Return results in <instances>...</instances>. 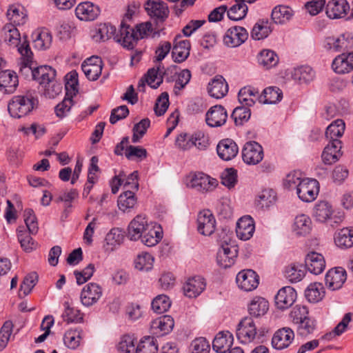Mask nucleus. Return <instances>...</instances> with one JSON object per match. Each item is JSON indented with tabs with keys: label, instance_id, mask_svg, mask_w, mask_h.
Returning <instances> with one entry per match:
<instances>
[{
	"label": "nucleus",
	"instance_id": "nucleus-20",
	"mask_svg": "<svg viewBox=\"0 0 353 353\" xmlns=\"http://www.w3.org/2000/svg\"><path fill=\"white\" fill-rule=\"evenodd\" d=\"M294 337V332L289 327H283L277 330L272 339V345L274 349L283 350L288 347Z\"/></svg>",
	"mask_w": 353,
	"mask_h": 353
},
{
	"label": "nucleus",
	"instance_id": "nucleus-53",
	"mask_svg": "<svg viewBox=\"0 0 353 353\" xmlns=\"http://www.w3.org/2000/svg\"><path fill=\"white\" fill-rule=\"evenodd\" d=\"M158 347L154 337L148 336L141 340L136 348V353H157Z\"/></svg>",
	"mask_w": 353,
	"mask_h": 353
},
{
	"label": "nucleus",
	"instance_id": "nucleus-44",
	"mask_svg": "<svg viewBox=\"0 0 353 353\" xmlns=\"http://www.w3.org/2000/svg\"><path fill=\"white\" fill-rule=\"evenodd\" d=\"M269 308V303L262 297H256L250 303L248 311L251 316L258 317L264 315Z\"/></svg>",
	"mask_w": 353,
	"mask_h": 353
},
{
	"label": "nucleus",
	"instance_id": "nucleus-31",
	"mask_svg": "<svg viewBox=\"0 0 353 353\" xmlns=\"http://www.w3.org/2000/svg\"><path fill=\"white\" fill-rule=\"evenodd\" d=\"M190 43L188 40H181L177 41L174 39L172 48V56L176 63H181L186 60L190 54Z\"/></svg>",
	"mask_w": 353,
	"mask_h": 353
},
{
	"label": "nucleus",
	"instance_id": "nucleus-34",
	"mask_svg": "<svg viewBox=\"0 0 353 353\" xmlns=\"http://www.w3.org/2000/svg\"><path fill=\"white\" fill-rule=\"evenodd\" d=\"M294 15L293 10L286 6H277L271 13L272 20L276 24H284L288 22Z\"/></svg>",
	"mask_w": 353,
	"mask_h": 353
},
{
	"label": "nucleus",
	"instance_id": "nucleus-42",
	"mask_svg": "<svg viewBox=\"0 0 353 353\" xmlns=\"http://www.w3.org/2000/svg\"><path fill=\"white\" fill-rule=\"evenodd\" d=\"M285 276L292 283L302 280L305 274V267L299 263H292L285 269Z\"/></svg>",
	"mask_w": 353,
	"mask_h": 353
},
{
	"label": "nucleus",
	"instance_id": "nucleus-63",
	"mask_svg": "<svg viewBox=\"0 0 353 353\" xmlns=\"http://www.w3.org/2000/svg\"><path fill=\"white\" fill-rule=\"evenodd\" d=\"M297 326V334L302 336H306L310 334H312L316 328L315 320L308 317L296 323Z\"/></svg>",
	"mask_w": 353,
	"mask_h": 353
},
{
	"label": "nucleus",
	"instance_id": "nucleus-23",
	"mask_svg": "<svg viewBox=\"0 0 353 353\" xmlns=\"http://www.w3.org/2000/svg\"><path fill=\"white\" fill-rule=\"evenodd\" d=\"M205 279L196 276L190 278L183 285L184 294L189 298L198 296L205 288Z\"/></svg>",
	"mask_w": 353,
	"mask_h": 353
},
{
	"label": "nucleus",
	"instance_id": "nucleus-57",
	"mask_svg": "<svg viewBox=\"0 0 353 353\" xmlns=\"http://www.w3.org/2000/svg\"><path fill=\"white\" fill-rule=\"evenodd\" d=\"M154 258L148 252L139 254L134 261L136 269L148 271L152 268Z\"/></svg>",
	"mask_w": 353,
	"mask_h": 353
},
{
	"label": "nucleus",
	"instance_id": "nucleus-62",
	"mask_svg": "<svg viewBox=\"0 0 353 353\" xmlns=\"http://www.w3.org/2000/svg\"><path fill=\"white\" fill-rule=\"evenodd\" d=\"M124 236L122 231L118 228H112L106 235L105 241L108 245H111V250H113L117 245H119L123 240Z\"/></svg>",
	"mask_w": 353,
	"mask_h": 353
},
{
	"label": "nucleus",
	"instance_id": "nucleus-19",
	"mask_svg": "<svg viewBox=\"0 0 353 353\" xmlns=\"http://www.w3.org/2000/svg\"><path fill=\"white\" fill-rule=\"evenodd\" d=\"M219 157L224 161L234 159L239 152L237 144L231 139H225L219 141L216 146Z\"/></svg>",
	"mask_w": 353,
	"mask_h": 353
},
{
	"label": "nucleus",
	"instance_id": "nucleus-14",
	"mask_svg": "<svg viewBox=\"0 0 353 353\" xmlns=\"http://www.w3.org/2000/svg\"><path fill=\"white\" fill-rule=\"evenodd\" d=\"M102 296L101 287L95 283H90L84 286L81 293V301L86 307L95 304Z\"/></svg>",
	"mask_w": 353,
	"mask_h": 353
},
{
	"label": "nucleus",
	"instance_id": "nucleus-15",
	"mask_svg": "<svg viewBox=\"0 0 353 353\" xmlns=\"http://www.w3.org/2000/svg\"><path fill=\"white\" fill-rule=\"evenodd\" d=\"M103 62L99 57H92L85 59L81 69L85 77L90 81L97 80L101 74Z\"/></svg>",
	"mask_w": 353,
	"mask_h": 353
},
{
	"label": "nucleus",
	"instance_id": "nucleus-2",
	"mask_svg": "<svg viewBox=\"0 0 353 353\" xmlns=\"http://www.w3.org/2000/svg\"><path fill=\"white\" fill-rule=\"evenodd\" d=\"M152 32V25L148 22L136 26V28L125 25L123 23L120 28L119 42L122 43L124 48L133 49L139 39H143Z\"/></svg>",
	"mask_w": 353,
	"mask_h": 353
},
{
	"label": "nucleus",
	"instance_id": "nucleus-52",
	"mask_svg": "<svg viewBox=\"0 0 353 353\" xmlns=\"http://www.w3.org/2000/svg\"><path fill=\"white\" fill-rule=\"evenodd\" d=\"M249 108L250 107L241 105L234 109L231 117L236 125H241L249 120L251 116V112Z\"/></svg>",
	"mask_w": 353,
	"mask_h": 353
},
{
	"label": "nucleus",
	"instance_id": "nucleus-59",
	"mask_svg": "<svg viewBox=\"0 0 353 353\" xmlns=\"http://www.w3.org/2000/svg\"><path fill=\"white\" fill-rule=\"evenodd\" d=\"M73 96L74 95L72 94H70L68 92H66V96L63 100L55 106L54 111L58 117L61 119L63 118L70 110L73 105Z\"/></svg>",
	"mask_w": 353,
	"mask_h": 353
},
{
	"label": "nucleus",
	"instance_id": "nucleus-41",
	"mask_svg": "<svg viewBox=\"0 0 353 353\" xmlns=\"http://www.w3.org/2000/svg\"><path fill=\"white\" fill-rule=\"evenodd\" d=\"M283 97L282 91L276 87H269L263 90L259 94V102L265 104H272L280 101Z\"/></svg>",
	"mask_w": 353,
	"mask_h": 353
},
{
	"label": "nucleus",
	"instance_id": "nucleus-50",
	"mask_svg": "<svg viewBox=\"0 0 353 353\" xmlns=\"http://www.w3.org/2000/svg\"><path fill=\"white\" fill-rule=\"evenodd\" d=\"M314 77L315 72L308 65L296 68L293 73V78L301 83L310 82L314 79Z\"/></svg>",
	"mask_w": 353,
	"mask_h": 353
},
{
	"label": "nucleus",
	"instance_id": "nucleus-45",
	"mask_svg": "<svg viewBox=\"0 0 353 353\" xmlns=\"http://www.w3.org/2000/svg\"><path fill=\"white\" fill-rule=\"evenodd\" d=\"M305 295L308 301L317 303L322 300L325 296L324 287L321 283H311L305 292Z\"/></svg>",
	"mask_w": 353,
	"mask_h": 353
},
{
	"label": "nucleus",
	"instance_id": "nucleus-33",
	"mask_svg": "<svg viewBox=\"0 0 353 353\" xmlns=\"http://www.w3.org/2000/svg\"><path fill=\"white\" fill-rule=\"evenodd\" d=\"M272 31L271 23L268 19H259L253 26L250 36L254 40L264 39Z\"/></svg>",
	"mask_w": 353,
	"mask_h": 353
},
{
	"label": "nucleus",
	"instance_id": "nucleus-17",
	"mask_svg": "<svg viewBox=\"0 0 353 353\" xmlns=\"http://www.w3.org/2000/svg\"><path fill=\"white\" fill-rule=\"evenodd\" d=\"M228 118L226 110L221 105L209 109L205 115L206 123L210 127H220L225 123Z\"/></svg>",
	"mask_w": 353,
	"mask_h": 353
},
{
	"label": "nucleus",
	"instance_id": "nucleus-7",
	"mask_svg": "<svg viewBox=\"0 0 353 353\" xmlns=\"http://www.w3.org/2000/svg\"><path fill=\"white\" fill-rule=\"evenodd\" d=\"M144 8L147 14L157 23L163 22L168 17V7L163 1L148 0Z\"/></svg>",
	"mask_w": 353,
	"mask_h": 353
},
{
	"label": "nucleus",
	"instance_id": "nucleus-49",
	"mask_svg": "<svg viewBox=\"0 0 353 353\" xmlns=\"http://www.w3.org/2000/svg\"><path fill=\"white\" fill-rule=\"evenodd\" d=\"M17 237L22 249L26 252H30L36 249L37 244L30 236L29 232H27L23 226L17 228Z\"/></svg>",
	"mask_w": 353,
	"mask_h": 353
},
{
	"label": "nucleus",
	"instance_id": "nucleus-64",
	"mask_svg": "<svg viewBox=\"0 0 353 353\" xmlns=\"http://www.w3.org/2000/svg\"><path fill=\"white\" fill-rule=\"evenodd\" d=\"M190 350L192 353H209L210 345L205 338L199 337L191 342Z\"/></svg>",
	"mask_w": 353,
	"mask_h": 353
},
{
	"label": "nucleus",
	"instance_id": "nucleus-54",
	"mask_svg": "<svg viewBox=\"0 0 353 353\" xmlns=\"http://www.w3.org/2000/svg\"><path fill=\"white\" fill-rule=\"evenodd\" d=\"M174 321L170 315L162 316L152 323V327L159 328L162 332L161 334L169 333L174 327Z\"/></svg>",
	"mask_w": 353,
	"mask_h": 353
},
{
	"label": "nucleus",
	"instance_id": "nucleus-27",
	"mask_svg": "<svg viewBox=\"0 0 353 353\" xmlns=\"http://www.w3.org/2000/svg\"><path fill=\"white\" fill-rule=\"evenodd\" d=\"M326 14L330 19L343 17L350 9L346 0H332L326 6Z\"/></svg>",
	"mask_w": 353,
	"mask_h": 353
},
{
	"label": "nucleus",
	"instance_id": "nucleus-3",
	"mask_svg": "<svg viewBox=\"0 0 353 353\" xmlns=\"http://www.w3.org/2000/svg\"><path fill=\"white\" fill-rule=\"evenodd\" d=\"M19 52L21 55L19 63V73L25 78L31 77L34 80V71L35 63L33 61V53L31 51L28 42L25 40L19 47Z\"/></svg>",
	"mask_w": 353,
	"mask_h": 353
},
{
	"label": "nucleus",
	"instance_id": "nucleus-40",
	"mask_svg": "<svg viewBox=\"0 0 353 353\" xmlns=\"http://www.w3.org/2000/svg\"><path fill=\"white\" fill-rule=\"evenodd\" d=\"M293 230L299 236H305L312 230V221L306 214H300L296 216L293 225Z\"/></svg>",
	"mask_w": 353,
	"mask_h": 353
},
{
	"label": "nucleus",
	"instance_id": "nucleus-51",
	"mask_svg": "<svg viewBox=\"0 0 353 353\" xmlns=\"http://www.w3.org/2000/svg\"><path fill=\"white\" fill-rule=\"evenodd\" d=\"M258 61L266 68H270L277 65L279 57L273 50H263L259 54Z\"/></svg>",
	"mask_w": 353,
	"mask_h": 353
},
{
	"label": "nucleus",
	"instance_id": "nucleus-47",
	"mask_svg": "<svg viewBox=\"0 0 353 353\" xmlns=\"http://www.w3.org/2000/svg\"><path fill=\"white\" fill-rule=\"evenodd\" d=\"M248 8L242 0H235V3L228 10L230 19L239 21L243 19L247 14Z\"/></svg>",
	"mask_w": 353,
	"mask_h": 353
},
{
	"label": "nucleus",
	"instance_id": "nucleus-30",
	"mask_svg": "<svg viewBox=\"0 0 353 353\" xmlns=\"http://www.w3.org/2000/svg\"><path fill=\"white\" fill-rule=\"evenodd\" d=\"M19 84L16 73L10 70L0 72V88H4L6 93H12Z\"/></svg>",
	"mask_w": 353,
	"mask_h": 353
},
{
	"label": "nucleus",
	"instance_id": "nucleus-13",
	"mask_svg": "<svg viewBox=\"0 0 353 353\" xmlns=\"http://www.w3.org/2000/svg\"><path fill=\"white\" fill-rule=\"evenodd\" d=\"M332 68L336 73L340 74L353 71V50L336 56L332 61Z\"/></svg>",
	"mask_w": 353,
	"mask_h": 353
},
{
	"label": "nucleus",
	"instance_id": "nucleus-48",
	"mask_svg": "<svg viewBox=\"0 0 353 353\" xmlns=\"http://www.w3.org/2000/svg\"><path fill=\"white\" fill-rule=\"evenodd\" d=\"M137 204V198L135 196V192L131 190H125L118 199L119 208L125 212L128 210L132 209Z\"/></svg>",
	"mask_w": 353,
	"mask_h": 353
},
{
	"label": "nucleus",
	"instance_id": "nucleus-60",
	"mask_svg": "<svg viewBox=\"0 0 353 353\" xmlns=\"http://www.w3.org/2000/svg\"><path fill=\"white\" fill-rule=\"evenodd\" d=\"M65 311L62 317L68 323H79L83 320V314L80 311L71 307L68 302L64 303Z\"/></svg>",
	"mask_w": 353,
	"mask_h": 353
},
{
	"label": "nucleus",
	"instance_id": "nucleus-16",
	"mask_svg": "<svg viewBox=\"0 0 353 353\" xmlns=\"http://www.w3.org/2000/svg\"><path fill=\"white\" fill-rule=\"evenodd\" d=\"M296 299V292L291 286H285L279 290L275 296L276 307L282 310L291 307Z\"/></svg>",
	"mask_w": 353,
	"mask_h": 353
},
{
	"label": "nucleus",
	"instance_id": "nucleus-10",
	"mask_svg": "<svg viewBox=\"0 0 353 353\" xmlns=\"http://www.w3.org/2000/svg\"><path fill=\"white\" fill-rule=\"evenodd\" d=\"M236 282L239 288L245 292H250L257 288L259 276L252 270H243L237 274Z\"/></svg>",
	"mask_w": 353,
	"mask_h": 353
},
{
	"label": "nucleus",
	"instance_id": "nucleus-1",
	"mask_svg": "<svg viewBox=\"0 0 353 353\" xmlns=\"http://www.w3.org/2000/svg\"><path fill=\"white\" fill-rule=\"evenodd\" d=\"M38 105L37 96L32 92H27L13 96L8 103V110L12 117L20 119L30 114Z\"/></svg>",
	"mask_w": 353,
	"mask_h": 353
},
{
	"label": "nucleus",
	"instance_id": "nucleus-4",
	"mask_svg": "<svg viewBox=\"0 0 353 353\" xmlns=\"http://www.w3.org/2000/svg\"><path fill=\"white\" fill-rule=\"evenodd\" d=\"M188 185L201 193L212 192L218 185V181L203 172H195L190 176Z\"/></svg>",
	"mask_w": 353,
	"mask_h": 353
},
{
	"label": "nucleus",
	"instance_id": "nucleus-11",
	"mask_svg": "<svg viewBox=\"0 0 353 353\" xmlns=\"http://www.w3.org/2000/svg\"><path fill=\"white\" fill-rule=\"evenodd\" d=\"M248 38V32L245 28L233 26L227 30L223 42L227 46L234 48L243 44Z\"/></svg>",
	"mask_w": 353,
	"mask_h": 353
},
{
	"label": "nucleus",
	"instance_id": "nucleus-36",
	"mask_svg": "<svg viewBox=\"0 0 353 353\" xmlns=\"http://www.w3.org/2000/svg\"><path fill=\"white\" fill-rule=\"evenodd\" d=\"M120 30L117 33V29L114 26L110 23L100 24L94 39L97 41H105L112 37L116 39L119 42L120 39Z\"/></svg>",
	"mask_w": 353,
	"mask_h": 353
},
{
	"label": "nucleus",
	"instance_id": "nucleus-29",
	"mask_svg": "<svg viewBox=\"0 0 353 353\" xmlns=\"http://www.w3.org/2000/svg\"><path fill=\"white\" fill-rule=\"evenodd\" d=\"M233 340V336L230 332H220L212 341V349L217 353H225L230 350Z\"/></svg>",
	"mask_w": 353,
	"mask_h": 353
},
{
	"label": "nucleus",
	"instance_id": "nucleus-25",
	"mask_svg": "<svg viewBox=\"0 0 353 353\" xmlns=\"http://www.w3.org/2000/svg\"><path fill=\"white\" fill-rule=\"evenodd\" d=\"M56 70L49 65H41L34 68V80L46 88L53 83L56 77Z\"/></svg>",
	"mask_w": 353,
	"mask_h": 353
},
{
	"label": "nucleus",
	"instance_id": "nucleus-8",
	"mask_svg": "<svg viewBox=\"0 0 353 353\" xmlns=\"http://www.w3.org/2000/svg\"><path fill=\"white\" fill-rule=\"evenodd\" d=\"M262 146L256 141L247 142L242 150L243 161L248 165H256L263 159Z\"/></svg>",
	"mask_w": 353,
	"mask_h": 353
},
{
	"label": "nucleus",
	"instance_id": "nucleus-28",
	"mask_svg": "<svg viewBox=\"0 0 353 353\" xmlns=\"http://www.w3.org/2000/svg\"><path fill=\"white\" fill-rule=\"evenodd\" d=\"M305 266L311 273L316 275L319 274L325 268V259L321 254L311 252L306 256Z\"/></svg>",
	"mask_w": 353,
	"mask_h": 353
},
{
	"label": "nucleus",
	"instance_id": "nucleus-61",
	"mask_svg": "<svg viewBox=\"0 0 353 353\" xmlns=\"http://www.w3.org/2000/svg\"><path fill=\"white\" fill-rule=\"evenodd\" d=\"M24 221L29 234H35L37 233L39 227L37 219L32 209H26L24 211Z\"/></svg>",
	"mask_w": 353,
	"mask_h": 353
},
{
	"label": "nucleus",
	"instance_id": "nucleus-18",
	"mask_svg": "<svg viewBox=\"0 0 353 353\" xmlns=\"http://www.w3.org/2000/svg\"><path fill=\"white\" fill-rule=\"evenodd\" d=\"M346 272L342 268L330 270L325 277L328 289L336 290L340 289L346 281Z\"/></svg>",
	"mask_w": 353,
	"mask_h": 353
},
{
	"label": "nucleus",
	"instance_id": "nucleus-22",
	"mask_svg": "<svg viewBox=\"0 0 353 353\" xmlns=\"http://www.w3.org/2000/svg\"><path fill=\"white\" fill-rule=\"evenodd\" d=\"M254 222L250 216L240 218L236 223V236L243 241L250 239L254 232Z\"/></svg>",
	"mask_w": 353,
	"mask_h": 353
},
{
	"label": "nucleus",
	"instance_id": "nucleus-5",
	"mask_svg": "<svg viewBox=\"0 0 353 353\" xmlns=\"http://www.w3.org/2000/svg\"><path fill=\"white\" fill-rule=\"evenodd\" d=\"M258 334L256 326L251 317H245L238 325L236 336L242 343L253 341Z\"/></svg>",
	"mask_w": 353,
	"mask_h": 353
},
{
	"label": "nucleus",
	"instance_id": "nucleus-56",
	"mask_svg": "<svg viewBox=\"0 0 353 353\" xmlns=\"http://www.w3.org/2000/svg\"><path fill=\"white\" fill-rule=\"evenodd\" d=\"M151 305L155 312L161 314L168 311L170 307L171 301L168 296L160 294L153 299Z\"/></svg>",
	"mask_w": 353,
	"mask_h": 353
},
{
	"label": "nucleus",
	"instance_id": "nucleus-26",
	"mask_svg": "<svg viewBox=\"0 0 353 353\" xmlns=\"http://www.w3.org/2000/svg\"><path fill=\"white\" fill-rule=\"evenodd\" d=\"M208 92L209 94L215 99H221L228 92V85L222 76H216L208 83Z\"/></svg>",
	"mask_w": 353,
	"mask_h": 353
},
{
	"label": "nucleus",
	"instance_id": "nucleus-39",
	"mask_svg": "<svg viewBox=\"0 0 353 353\" xmlns=\"http://www.w3.org/2000/svg\"><path fill=\"white\" fill-rule=\"evenodd\" d=\"M6 15L8 19L10 21V23H12L15 26L24 24L27 19L24 8L19 5L10 6Z\"/></svg>",
	"mask_w": 353,
	"mask_h": 353
},
{
	"label": "nucleus",
	"instance_id": "nucleus-38",
	"mask_svg": "<svg viewBox=\"0 0 353 353\" xmlns=\"http://www.w3.org/2000/svg\"><path fill=\"white\" fill-rule=\"evenodd\" d=\"M335 244L343 249L353 246V228H344L338 231L334 236Z\"/></svg>",
	"mask_w": 353,
	"mask_h": 353
},
{
	"label": "nucleus",
	"instance_id": "nucleus-58",
	"mask_svg": "<svg viewBox=\"0 0 353 353\" xmlns=\"http://www.w3.org/2000/svg\"><path fill=\"white\" fill-rule=\"evenodd\" d=\"M81 332L77 330L67 331L63 336V342L66 347L75 350L80 345Z\"/></svg>",
	"mask_w": 353,
	"mask_h": 353
},
{
	"label": "nucleus",
	"instance_id": "nucleus-6",
	"mask_svg": "<svg viewBox=\"0 0 353 353\" xmlns=\"http://www.w3.org/2000/svg\"><path fill=\"white\" fill-rule=\"evenodd\" d=\"M319 192V182L313 179H303L298 185L296 194L304 202L314 201Z\"/></svg>",
	"mask_w": 353,
	"mask_h": 353
},
{
	"label": "nucleus",
	"instance_id": "nucleus-32",
	"mask_svg": "<svg viewBox=\"0 0 353 353\" xmlns=\"http://www.w3.org/2000/svg\"><path fill=\"white\" fill-rule=\"evenodd\" d=\"M238 99L241 105L251 107L254 105L256 100L259 101V91L252 86H245L239 90Z\"/></svg>",
	"mask_w": 353,
	"mask_h": 353
},
{
	"label": "nucleus",
	"instance_id": "nucleus-55",
	"mask_svg": "<svg viewBox=\"0 0 353 353\" xmlns=\"http://www.w3.org/2000/svg\"><path fill=\"white\" fill-rule=\"evenodd\" d=\"M37 281L38 276L36 272L28 274L21 284L19 296L22 298L28 295L37 284Z\"/></svg>",
	"mask_w": 353,
	"mask_h": 353
},
{
	"label": "nucleus",
	"instance_id": "nucleus-9",
	"mask_svg": "<svg viewBox=\"0 0 353 353\" xmlns=\"http://www.w3.org/2000/svg\"><path fill=\"white\" fill-rule=\"evenodd\" d=\"M152 225V223H148L145 216L137 215L130 221L128 227L127 236L131 241H137L141 239Z\"/></svg>",
	"mask_w": 353,
	"mask_h": 353
},
{
	"label": "nucleus",
	"instance_id": "nucleus-37",
	"mask_svg": "<svg viewBox=\"0 0 353 353\" xmlns=\"http://www.w3.org/2000/svg\"><path fill=\"white\" fill-rule=\"evenodd\" d=\"M2 35L4 41L10 46L19 47L21 35L19 31L12 23H7L2 28Z\"/></svg>",
	"mask_w": 353,
	"mask_h": 353
},
{
	"label": "nucleus",
	"instance_id": "nucleus-21",
	"mask_svg": "<svg viewBox=\"0 0 353 353\" xmlns=\"http://www.w3.org/2000/svg\"><path fill=\"white\" fill-rule=\"evenodd\" d=\"M341 148L342 142L341 141L328 143L321 154L323 162L325 165H332L336 163L342 156Z\"/></svg>",
	"mask_w": 353,
	"mask_h": 353
},
{
	"label": "nucleus",
	"instance_id": "nucleus-43",
	"mask_svg": "<svg viewBox=\"0 0 353 353\" xmlns=\"http://www.w3.org/2000/svg\"><path fill=\"white\" fill-rule=\"evenodd\" d=\"M333 210L332 206L327 201H320L316 203L313 210V215L319 222H325L329 219Z\"/></svg>",
	"mask_w": 353,
	"mask_h": 353
},
{
	"label": "nucleus",
	"instance_id": "nucleus-24",
	"mask_svg": "<svg viewBox=\"0 0 353 353\" xmlns=\"http://www.w3.org/2000/svg\"><path fill=\"white\" fill-rule=\"evenodd\" d=\"M99 13V8L88 1L79 3L75 9L76 16L81 21H93Z\"/></svg>",
	"mask_w": 353,
	"mask_h": 353
},
{
	"label": "nucleus",
	"instance_id": "nucleus-12",
	"mask_svg": "<svg viewBox=\"0 0 353 353\" xmlns=\"http://www.w3.org/2000/svg\"><path fill=\"white\" fill-rule=\"evenodd\" d=\"M216 220L209 210L201 211L197 216V229L200 234L205 236L211 235L215 230Z\"/></svg>",
	"mask_w": 353,
	"mask_h": 353
},
{
	"label": "nucleus",
	"instance_id": "nucleus-35",
	"mask_svg": "<svg viewBox=\"0 0 353 353\" xmlns=\"http://www.w3.org/2000/svg\"><path fill=\"white\" fill-rule=\"evenodd\" d=\"M345 129V122L342 119H336L332 121L326 128L325 137L329 143H333L334 141H340Z\"/></svg>",
	"mask_w": 353,
	"mask_h": 353
},
{
	"label": "nucleus",
	"instance_id": "nucleus-46",
	"mask_svg": "<svg viewBox=\"0 0 353 353\" xmlns=\"http://www.w3.org/2000/svg\"><path fill=\"white\" fill-rule=\"evenodd\" d=\"M162 239L161 228H155L152 225L141 237V242L148 247L156 245Z\"/></svg>",
	"mask_w": 353,
	"mask_h": 353
}]
</instances>
